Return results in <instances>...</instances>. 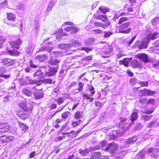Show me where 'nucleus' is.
<instances>
[{"label":"nucleus","mask_w":159,"mask_h":159,"mask_svg":"<svg viewBox=\"0 0 159 159\" xmlns=\"http://www.w3.org/2000/svg\"><path fill=\"white\" fill-rule=\"evenodd\" d=\"M19 125L20 126L21 130L24 131H26L29 128V127L24 123H20Z\"/></svg>","instance_id":"28"},{"label":"nucleus","mask_w":159,"mask_h":159,"mask_svg":"<svg viewBox=\"0 0 159 159\" xmlns=\"http://www.w3.org/2000/svg\"><path fill=\"white\" fill-rule=\"evenodd\" d=\"M30 66L31 67H32L34 68H35L37 67L36 65L34 64L32 61H30Z\"/></svg>","instance_id":"62"},{"label":"nucleus","mask_w":159,"mask_h":159,"mask_svg":"<svg viewBox=\"0 0 159 159\" xmlns=\"http://www.w3.org/2000/svg\"><path fill=\"white\" fill-rule=\"evenodd\" d=\"M1 63L4 65L7 66H10L13 65L15 64V60L12 59L6 58L2 59Z\"/></svg>","instance_id":"3"},{"label":"nucleus","mask_w":159,"mask_h":159,"mask_svg":"<svg viewBox=\"0 0 159 159\" xmlns=\"http://www.w3.org/2000/svg\"><path fill=\"white\" fill-rule=\"evenodd\" d=\"M42 82L44 84H52V80L51 79H44L41 80Z\"/></svg>","instance_id":"33"},{"label":"nucleus","mask_w":159,"mask_h":159,"mask_svg":"<svg viewBox=\"0 0 159 159\" xmlns=\"http://www.w3.org/2000/svg\"><path fill=\"white\" fill-rule=\"evenodd\" d=\"M136 36H134L133 38H131L130 40H129L127 43V44L129 46H130V45L134 41L136 38Z\"/></svg>","instance_id":"51"},{"label":"nucleus","mask_w":159,"mask_h":159,"mask_svg":"<svg viewBox=\"0 0 159 159\" xmlns=\"http://www.w3.org/2000/svg\"><path fill=\"white\" fill-rule=\"evenodd\" d=\"M145 156V155L144 153L143 152H141L137 155V157L138 158V159H144Z\"/></svg>","instance_id":"38"},{"label":"nucleus","mask_w":159,"mask_h":159,"mask_svg":"<svg viewBox=\"0 0 159 159\" xmlns=\"http://www.w3.org/2000/svg\"><path fill=\"white\" fill-rule=\"evenodd\" d=\"M155 102V99H154L150 98L147 102V104H154Z\"/></svg>","instance_id":"54"},{"label":"nucleus","mask_w":159,"mask_h":159,"mask_svg":"<svg viewBox=\"0 0 159 159\" xmlns=\"http://www.w3.org/2000/svg\"><path fill=\"white\" fill-rule=\"evenodd\" d=\"M132 65L134 67H138L139 66V63L136 60H134L132 62Z\"/></svg>","instance_id":"44"},{"label":"nucleus","mask_w":159,"mask_h":159,"mask_svg":"<svg viewBox=\"0 0 159 159\" xmlns=\"http://www.w3.org/2000/svg\"><path fill=\"white\" fill-rule=\"evenodd\" d=\"M123 135L122 133H120L119 130L116 131L114 130L113 134L111 136L110 135V140L111 139H114L116 137L118 138Z\"/></svg>","instance_id":"14"},{"label":"nucleus","mask_w":159,"mask_h":159,"mask_svg":"<svg viewBox=\"0 0 159 159\" xmlns=\"http://www.w3.org/2000/svg\"><path fill=\"white\" fill-rule=\"evenodd\" d=\"M89 93H91L92 95H94L95 93V91L94 88L93 86H91L89 87Z\"/></svg>","instance_id":"42"},{"label":"nucleus","mask_w":159,"mask_h":159,"mask_svg":"<svg viewBox=\"0 0 159 159\" xmlns=\"http://www.w3.org/2000/svg\"><path fill=\"white\" fill-rule=\"evenodd\" d=\"M46 56L45 55H38L36 57V59L39 60L40 62H43L45 60Z\"/></svg>","instance_id":"31"},{"label":"nucleus","mask_w":159,"mask_h":159,"mask_svg":"<svg viewBox=\"0 0 159 159\" xmlns=\"http://www.w3.org/2000/svg\"><path fill=\"white\" fill-rule=\"evenodd\" d=\"M129 2L128 4H129V6L132 7L134 5L133 3H135L136 0H129Z\"/></svg>","instance_id":"58"},{"label":"nucleus","mask_w":159,"mask_h":159,"mask_svg":"<svg viewBox=\"0 0 159 159\" xmlns=\"http://www.w3.org/2000/svg\"><path fill=\"white\" fill-rule=\"evenodd\" d=\"M95 18L101 20L103 21H106L108 20L107 17L105 15H98L95 17Z\"/></svg>","instance_id":"23"},{"label":"nucleus","mask_w":159,"mask_h":159,"mask_svg":"<svg viewBox=\"0 0 159 159\" xmlns=\"http://www.w3.org/2000/svg\"><path fill=\"white\" fill-rule=\"evenodd\" d=\"M130 6H129V4H127V5H126V6L125 8V10H126L127 9V10L129 11V12H131L133 11V8L132 7L133 6H130V7H129Z\"/></svg>","instance_id":"43"},{"label":"nucleus","mask_w":159,"mask_h":159,"mask_svg":"<svg viewBox=\"0 0 159 159\" xmlns=\"http://www.w3.org/2000/svg\"><path fill=\"white\" fill-rule=\"evenodd\" d=\"M9 126L7 123L0 124V133H4L7 132L9 129Z\"/></svg>","instance_id":"10"},{"label":"nucleus","mask_w":159,"mask_h":159,"mask_svg":"<svg viewBox=\"0 0 159 159\" xmlns=\"http://www.w3.org/2000/svg\"><path fill=\"white\" fill-rule=\"evenodd\" d=\"M60 89V88L59 87H57L53 89V91L54 92L56 93H58Z\"/></svg>","instance_id":"63"},{"label":"nucleus","mask_w":159,"mask_h":159,"mask_svg":"<svg viewBox=\"0 0 159 159\" xmlns=\"http://www.w3.org/2000/svg\"><path fill=\"white\" fill-rule=\"evenodd\" d=\"M159 22V18H155L153 20L152 22V24L153 25H155L157 23H158Z\"/></svg>","instance_id":"53"},{"label":"nucleus","mask_w":159,"mask_h":159,"mask_svg":"<svg viewBox=\"0 0 159 159\" xmlns=\"http://www.w3.org/2000/svg\"><path fill=\"white\" fill-rule=\"evenodd\" d=\"M0 6L1 7L3 8L7 7L8 5L7 1L6 0H4L0 4Z\"/></svg>","instance_id":"40"},{"label":"nucleus","mask_w":159,"mask_h":159,"mask_svg":"<svg viewBox=\"0 0 159 159\" xmlns=\"http://www.w3.org/2000/svg\"><path fill=\"white\" fill-rule=\"evenodd\" d=\"M101 156V153L98 152L93 153L91 157V159H99Z\"/></svg>","instance_id":"26"},{"label":"nucleus","mask_w":159,"mask_h":159,"mask_svg":"<svg viewBox=\"0 0 159 159\" xmlns=\"http://www.w3.org/2000/svg\"><path fill=\"white\" fill-rule=\"evenodd\" d=\"M70 44H69L70 48L71 47H77L81 45V43L77 40H74L73 39H71L70 41Z\"/></svg>","instance_id":"15"},{"label":"nucleus","mask_w":159,"mask_h":159,"mask_svg":"<svg viewBox=\"0 0 159 159\" xmlns=\"http://www.w3.org/2000/svg\"><path fill=\"white\" fill-rule=\"evenodd\" d=\"M6 41V39L4 36H3L2 35H0V43L2 44H3V43Z\"/></svg>","instance_id":"47"},{"label":"nucleus","mask_w":159,"mask_h":159,"mask_svg":"<svg viewBox=\"0 0 159 159\" xmlns=\"http://www.w3.org/2000/svg\"><path fill=\"white\" fill-rule=\"evenodd\" d=\"M128 19L127 17H122L120 18L119 20L118 23L119 24H120L122 23L125 21H126Z\"/></svg>","instance_id":"41"},{"label":"nucleus","mask_w":159,"mask_h":159,"mask_svg":"<svg viewBox=\"0 0 159 159\" xmlns=\"http://www.w3.org/2000/svg\"><path fill=\"white\" fill-rule=\"evenodd\" d=\"M142 127L141 125L140 124H138L135 127V129L136 130H139Z\"/></svg>","instance_id":"64"},{"label":"nucleus","mask_w":159,"mask_h":159,"mask_svg":"<svg viewBox=\"0 0 159 159\" xmlns=\"http://www.w3.org/2000/svg\"><path fill=\"white\" fill-rule=\"evenodd\" d=\"M107 143V142L105 141H102L101 143V144L102 147H105Z\"/></svg>","instance_id":"61"},{"label":"nucleus","mask_w":159,"mask_h":159,"mask_svg":"<svg viewBox=\"0 0 159 159\" xmlns=\"http://www.w3.org/2000/svg\"><path fill=\"white\" fill-rule=\"evenodd\" d=\"M95 39L93 38H90L85 40L84 43L85 45H91L93 43Z\"/></svg>","instance_id":"24"},{"label":"nucleus","mask_w":159,"mask_h":159,"mask_svg":"<svg viewBox=\"0 0 159 159\" xmlns=\"http://www.w3.org/2000/svg\"><path fill=\"white\" fill-rule=\"evenodd\" d=\"M40 51H47L49 53L51 52V50L48 47H42L40 49Z\"/></svg>","instance_id":"48"},{"label":"nucleus","mask_w":159,"mask_h":159,"mask_svg":"<svg viewBox=\"0 0 159 159\" xmlns=\"http://www.w3.org/2000/svg\"><path fill=\"white\" fill-rule=\"evenodd\" d=\"M22 92L28 97L31 96L32 94V92L26 89H22Z\"/></svg>","instance_id":"25"},{"label":"nucleus","mask_w":159,"mask_h":159,"mask_svg":"<svg viewBox=\"0 0 159 159\" xmlns=\"http://www.w3.org/2000/svg\"><path fill=\"white\" fill-rule=\"evenodd\" d=\"M64 99L62 98H58L57 100L58 104L60 105L63 103L64 101Z\"/></svg>","instance_id":"45"},{"label":"nucleus","mask_w":159,"mask_h":159,"mask_svg":"<svg viewBox=\"0 0 159 159\" xmlns=\"http://www.w3.org/2000/svg\"><path fill=\"white\" fill-rule=\"evenodd\" d=\"M129 58H125L123 60H120L119 61V64L121 65H124L125 66H129Z\"/></svg>","instance_id":"21"},{"label":"nucleus","mask_w":159,"mask_h":159,"mask_svg":"<svg viewBox=\"0 0 159 159\" xmlns=\"http://www.w3.org/2000/svg\"><path fill=\"white\" fill-rule=\"evenodd\" d=\"M81 121V120H80L78 121L73 122L72 123V125L74 127H76L80 123Z\"/></svg>","instance_id":"50"},{"label":"nucleus","mask_w":159,"mask_h":159,"mask_svg":"<svg viewBox=\"0 0 159 159\" xmlns=\"http://www.w3.org/2000/svg\"><path fill=\"white\" fill-rule=\"evenodd\" d=\"M82 50L85 51L87 53H88L89 52L92 50L91 49L86 47H83L82 48Z\"/></svg>","instance_id":"57"},{"label":"nucleus","mask_w":159,"mask_h":159,"mask_svg":"<svg viewBox=\"0 0 159 159\" xmlns=\"http://www.w3.org/2000/svg\"><path fill=\"white\" fill-rule=\"evenodd\" d=\"M156 92L155 91H152L147 89H144L142 90H140L139 93V95L140 96H152L154 95Z\"/></svg>","instance_id":"2"},{"label":"nucleus","mask_w":159,"mask_h":159,"mask_svg":"<svg viewBox=\"0 0 159 159\" xmlns=\"http://www.w3.org/2000/svg\"><path fill=\"white\" fill-rule=\"evenodd\" d=\"M136 45L138 46V48L140 49H146L148 47V43L145 41L140 42L138 40L136 42Z\"/></svg>","instance_id":"5"},{"label":"nucleus","mask_w":159,"mask_h":159,"mask_svg":"<svg viewBox=\"0 0 159 159\" xmlns=\"http://www.w3.org/2000/svg\"><path fill=\"white\" fill-rule=\"evenodd\" d=\"M99 9L104 14H105L106 12H108V8H107L104 6H102L99 7Z\"/></svg>","instance_id":"35"},{"label":"nucleus","mask_w":159,"mask_h":159,"mask_svg":"<svg viewBox=\"0 0 159 159\" xmlns=\"http://www.w3.org/2000/svg\"><path fill=\"white\" fill-rule=\"evenodd\" d=\"M139 84H141L142 86L147 87L148 85V81L143 82L141 81L139 82Z\"/></svg>","instance_id":"52"},{"label":"nucleus","mask_w":159,"mask_h":159,"mask_svg":"<svg viewBox=\"0 0 159 159\" xmlns=\"http://www.w3.org/2000/svg\"><path fill=\"white\" fill-rule=\"evenodd\" d=\"M147 102V99L146 98L141 99L139 100V102L140 103L144 104L146 103Z\"/></svg>","instance_id":"60"},{"label":"nucleus","mask_w":159,"mask_h":159,"mask_svg":"<svg viewBox=\"0 0 159 159\" xmlns=\"http://www.w3.org/2000/svg\"><path fill=\"white\" fill-rule=\"evenodd\" d=\"M158 36V33L157 32H155L153 33H150L148 36V38L149 39L155 40L157 39Z\"/></svg>","instance_id":"20"},{"label":"nucleus","mask_w":159,"mask_h":159,"mask_svg":"<svg viewBox=\"0 0 159 159\" xmlns=\"http://www.w3.org/2000/svg\"><path fill=\"white\" fill-rule=\"evenodd\" d=\"M159 150L157 148H150L148 150V155L153 158H156L157 157V153L158 152Z\"/></svg>","instance_id":"9"},{"label":"nucleus","mask_w":159,"mask_h":159,"mask_svg":"<svg viewBox=\"0 0 159 159\" xmlns=\"http://www.w3.org/2000/svg\"><path fill=\"white\" fill-rule=\"evenodd\" d=\"M152 116H148L146 115H143L142 116V119L146 121H148L152 117Z\"/></svg>","instance_id":"32"},{"label":"nucleus","mask_w":159,"mask_h":159,"mask_svg":"<svg viewBox=\"0 0 159 159\" xmlns=\"http://www.w3.org/2000/svg\"><path fill=\"white\" fill-rule=\"evenodd\" d=\"M137 139V138L136 136L132 137H130L128 139L125 141L127 144H130L135 142Z\"/></svg>","instance_id":"17"},{"label":"nucleus","mask_w":159,"mask_h":159,"mask_svg":"<svg viewBox=\"0 0 159 159\" xmlns=\"http://www.w3.org/2000/svg\"><path fill=\"white\" fill-rule=\"evenodd\" d=\"M58 47L61 49H63L65 48L68 47V49L70 48H71L69 47V44L67 45L66 44H65L63 43H61L60 44L58 45Z\"/></svg>","instance_id":"37"},{"label":"nucleus","mask_w":159,"mask_h":159,"mask_svg":"<svg viewBox=\"0 0 159 159\" xmlns=\"http://www.w3.org/2000/svg\"><path fill=\"white\" fill-rule=\"evenodd\" d=\"M136 57L145 62H148L149 61L147 55L145 53L139 54L136 55Z\"/></svg>","instance_id":"12"},{"label":"nucleus","mask_w":159,"mask_h":159,"mask_svg":"<svg viewBox=\"0 0 159 159\" xmlns=\"http://www.w3.org/2000/svg\"><path fill=\"white\" fill-rule=\"evenodd\" d=\"M65 30L67 31H70L71 33H75L78 31V29L74 26H68L65 28Z\"/></svg>","instance_id":"16"},{"label":"nucleus","mask_w":159,"mask_h":159,"mask_svg":"<svg viewBox=\"0 0 159 159\" xmlns=\"http://www.w3.org/2000/svg\"><path fill=\"white\" fill-rule=\"evenodd\" d=\"M130 23L129 22H127L122 24L119 27V32L121 33H128L130 32L131 30L130 28L125 30H123L127 28L129 25Z\"/></svg>","instance_id":"1"},{"label":"nucleus","mask_w":159,"mask_h":159,"mask_svg":"<svg viewBox=\"0 0 159 159\" xmlns=\"http://www.w3.org/2000/svg\"><path fill=\"white\" fill-rule=\"evenodd\" d=\"M35 98L37 99H40L43 97V94L42 93H36L34 94Z\"/></svg>","instance_id":"34"},{"label":"nucleus","mask_w":159,"mask_h":159,"mask_svg":"<svg viewBox=\"0 0 159 159\" xmlns=\"http://www.w3.org/2000/svg\"><path fill=\"white\" fill-rule=\"evenodd\" d=\"M7 18L8 20L14 22L16 21V16L13 13H9L7 14Z\"/></svg>","instance_id":"18"},{"label":"nucleus","mask_w":159,"mask_h":159,"mask_svg":"<svg viewBox=\"0 0 159 159\" xmlns=\"http://www.w3.org/2000/svg\"><path fill=\"white\" fill-rule=\"evenodd\" d=\"M6 70L4 68H2L0 69V76L3 77L5 79H7L9 77L10 75H4V74L6 73Z\"/></svg>","instance_id":"19"},{"label":"nucleus","mask_w":159,"mask_h":159,"mask_svg":"<svg viewBox=\"0 0 159 159\" xmlns=\"http://www.w3.org/2000/svg\"><path fill=\"white\" fill-rule=\"evenodd\" d=\"M0 141L2 143L7 142V136L4 135L0 137Z\"/></svg>","instance_id":"36"},{"label":"nucleus","mask_w":159,"mask_h":159,"mask_svg":"<svg viewBox=\"0 0 159 159\" xmlns=\"http://www.w3.org/2000/svg\"><path fill=\"white\" fill-rule=\"evenodd\" d=\"M58 70L57 67H49L48 71L45 72L46 75L48 76H52L56 75Z\"/></svg>","instance_id":"4"},{"label":"nucleus","mask_w":159,"mask_h":159,"mask_svg":"<svg viewBox=\"0 0 159 159\" xmlns=\"http://www.w3.org/2000/svg\"><path fill=\"white\" fill-rule=\"evenodd\" d=\"M22 43L21 40L18 38V39L15 41H11L10 42V44L11 46L16 49L19 48V46Z\"/></svg>","instance_id":"6"},{"label":"nucleus","mask_w":159,"mask_h":159,"mask_svg":"<svg viewBox=\"0 0 159 159\" xmlns=\"http://www.w3.org/2000/svg\"><path fill=\"white\" fill-rule=\"evenodd\" d=\"M138 113L136 112H134L131 114V120L132 121H135L138 118Z\"/></svg>","instance_id":"27"},{"label":"nucleus","mask_w":159,"mask_h":159,"mask_svg":"<svg viewBox=\"0 0 159 159\" xmlns=\"http://www.w3.org/2000/svg\"><path fill=\"white\" fill-rule=\"evenodd\" d=\"M83 113L82 111H77L75 113V118L77 119H79L83 116Z\"/></svg>","instance_id":"30"},{"label":"nucleus","mask_w":159,"mask_h":159,"mask_svg":"<svg viewBox=\"0 0 159 159\" xmlns=\"http://www.w3.org/2000/svg\"><path fill=\"white\" fill-rule=\"evenodd\" d=\"M94 24L95 26L102 27L104 28L106 27V25H103L101 23L95 22L94 23Z\"/></svg>","instance_id":"49"},{"label":"nucleus","mask_w":159,"mask_h":159,"mask_svg":"<svg viewBox=\"0 0 159 159\" xmlns=\"http://www.w3.org/2000/svg\"><path fill=\"white\" fill-rule=\"evenodd\" d=\"M110 155L111 156L116 154L118 149L117 145L114 143H110Z\"/></svg>","instance_id":"7"},{"label":"nucleus","mask_w":159,"mask_h":159,"mask_svg":"<svg viewBox=\"0 0 159 159\" xmlns=\"http://www.w3.org/2000/svg\"><path fill=\"white\" fill-rule=\"evenodd\" d=\"M80 153L83 156H86L88 155L89 151L88 149H86L82 150L81 149L79 150Z\"/></svg>","instance_id":"29"},{"label":"nucleus","mask_w":159,"mask_h":159,"mask_svg":"<svg viewBox=\"0 0 159 159\" xmlns=\"http://www.w3.org/2000/svg\"><path fill=\"white\" fill-rule=\"evenodd\" d=\"M41 74V72L40 70H38L34 74V76L35 77L37 76L40 75Z\"/></svg>","instance_id":"56"},{"label":"nucleus","mask_w":159,"mask_h":159,"mask_svg":"<svg viewBox=\"0 0 159 159\" xmlns=\"http://www.w3.org/2000/svg\"><path fill=\"white\" fill-rule=\"evenodd\" d=\"M25 5L22 3H20L19 6V9L20 10H23L25 9Z\"/></svg>","instance_id":"55"},{"label":"nucleus","mask_w":159,"mask_h":159,"mask_svg":"<svg viewBox=\"0 0 159 159\" xmlns=\"http://www.w3.org/2000/svg\"><path fill=\"white\" fill-rule=\"evenodd\" d=\"M8 53L10 55L12 56H18L20 54V52L15 49L12 50H9L8 51Z\"/></svg>","instance_id":"22"},{"label":"nucleus","mask_w":159,"mask_h":159,"mask_svg":"<svg viewBox=\"0 0 159 159\" xmlns=\"http://www.w3.org/2000/svg\"><path fill=\"white\" fill-rule=\"evenodd\" d=\"M19 106L26 112H31L33 109L32 106L30 107H28L26 103L24 102L20 103L19 104Z\"/></svg>","instance_id":"11"},{"label":"nucleus","mask_w":159,"mask_h":159,"mask_svg":"<svg viewBox=\"0 0 159 159\" xmlns=\"http://www.w3.org/2000/svg\"><path fill=\"white\" fill-rule=\"evenodd\" d=\"M14 139V138L12 136H7V142L13 140Z\"/></svg>","instance_id":"59"},{"label":"nucleus","mask_w":159,"mask_h":159,"mask_svg":"<svg viewBox=\"0 0 159 159\" xmlns=\"http://www.w3.org/2000/svg\"><path fill=\"white\" fill-rule=\"evenodd\" d=\"M94 95H92L91 93H89V91L82 93V96L84 98L89 100V102H92L93 101L94 98L92 97V96Z\"/></svg>","instance_id":"8"},{"label":"nucleus","mask_w":159,"mask_h":159,"mask_svg":"<svg viewBox=\"0 0 159 159\" xmlns=\"http://www.w3.org/2000/svg\"><path fill=\"white\" fill-rule=\"evenodd\" d=\"M60 62V61L59 60L56 59H51L48 62L49 66H55V67H57V68H58L59 64Z\"/></svg>","instance_id":"13"},{"label":"nucleus","mask_w":159,"mask_h":159,"mask_svg":"<svg viewBox=\"0 0 159 159\" xmlns=\"http://www.w3.org/2000/svg\"><path fill=\"white\" fill-rule=\"evenodd\" d=\"M69 112L68 111H66L63 113L61 115V117L64 119L67 118L68 116Z\"/></svg>","instance_id":"46"},{"label":"nucleus","mask_w":159,"mask_h":159,"mask_svg":"<svg viewBox=\"0 0 159 159\" xmlns=\"http://www.w3.org/2000/svg\"><path fill=\"white\" fill-rule=\"evenodd\" d=\"M78 85L79 88L77 89V90L79 91V92H82L83 90V87L84 86V84L80 82L78 83Z\"/></svg>","instance_id":"39"}]
</instances>
